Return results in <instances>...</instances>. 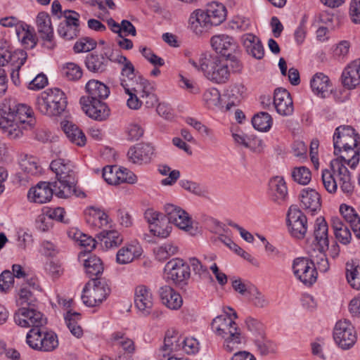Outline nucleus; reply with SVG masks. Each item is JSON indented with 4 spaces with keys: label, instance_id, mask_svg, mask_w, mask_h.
Masks as SVG:
<instances>
[{
    "label": "nucleus",
    "instance_id": "obj_1",
    "mask_svg": "<svg viewBox=\"0 0 360 360\" xmlns=\"http://www.w3.org/2000/svg\"><path fill=\"white\" fill-rule=\"evenodd\" d=\"M359 136L349 125L336 128L333 135L334 154L338 158L332 160L330 169H323L321 180L325 189L329 193H335L339 187L347 196L354 192V183L347 165L354 169L359 162Z\"/></svg>",
    "mask_w": 360,
    "mask_h": 360
},
{
    "label": "nucleus",
    "instance_id": "obj_2",
    "mask_svg": "<svg viewBox=\"0 0 360 360\" xmlns=\"http://www.w3.org/2000/svg\"><path fill=\"white\" fill-rule=\"evenodd\" d=\"M32 114L27 105L6 98L0 103V129L9 139L20 138L23 130L31 127Z\"/></svg>",
    "mask_w": 360,
    "mask_h": 360
},
{
    "label": "nucleus",
    "instance_id": "obj_3",
    "mask_svg": "<svg viewBox=\"0 0 360 360\" xmlns=\"http://www.w3.org/2000/svg\"><path fill=\"white\" fill-rule=\"evenodd\" d=\"M229 61L208 53H202L197 60L189 59V63L196 70L203 72L205 77L216 84L226 82L230 77Z\"/></svg>",
    "mask_w": 360,
    "mask_h": 360
},
{
    "label": "nucleus",
    "instance_id": "obj_4",
    "mask_svg": "<svg viewBox=\"0 0 360 360\" xmlns=\"http://www.w3.org/2000/svg\"><path fill=\"white\" fill-rule=\"evenodd\" d=\"M211 328L216 336L224 340L223 347L227 352H233L243 342L241 330L231 315L215 317L211 323Z\"/></svg>",
    "mask_w": 360,
    "mask_h": 360
},
{
    "label": "nucleus",
    "instance_id": "obj_5",
    "mask_svg": "<svg viewBox=\"0 0 360 360\" xmlns=\"http://www.w3.org/2000/svg\"><path fill=\"white\" fill-rule=\"evenodd\" d=\"M73 167L72 162L66 159L58 158L51 162L50 168L56 174L58 180L52 182L57 197L68 198L71 196L72 187L75 182Z\"/></svg>",
    "mask_w": 360,
    "mask_h": 360
},
{
    "label": "nucleus",
    "instance_id": "obj_6",
    "mask_svg": "<svg viewBox=\"0 0 360 360\" xmlns=\"http://www.w3.org/2000/svg\"><path fill=\"white\" fill-rule=\"evenodd\" d=\"M36 108L41 114L53 117L65 111L67 100L65 93L59 89H47L37 98Z\"/></svg>",
    "mask_w": 360,
    "mask_h": 360
},
{
    "label": "nucleus",
    "instance_id": "obj_7",
    "mask_svg": "<svg viewBox=\"0 0 360 360\" xmlns=\"http://www.w3.org/2000/svg\"><path fill=\"white\" fill-rule=\"evenodd\" d=\"M109 293L110 288L105 281L91 279L84 288L82 299L86 306L93 307L100 304Z\"/></svg>",
    "mask_w": 360,
    "mask_h": 360
},
{
    "label": "nucleus",
    "instance_id": "obj_8",
    "mask_svg": "<svg viewBox=\"0 0 360 360\" xmlns=\"http://www.w3.org/2000/svg\"><path fill=\"white\" fill-rule=\"evenodd\" d=\"M114 52L110 46H104L100 51H95L85 58V65L88 70L101 74L108 70L110 62L115 60Z\"/></svg>",
    "mask_w": 360,
    "mask_h": 360
},
{
    "label": "nucleus",
    "instance_id": "obj_9",
    "mask_svg": "<svg viewBox=\"0 0 360 360\" xmlns=\"http://www.w3.org/2000/svg\"><path fill=\"white\" fill-rule=\"evenodd\" d=\"M333 338L336 345L342 349L352 347L357 340L356 331L348 320H340L333 329Z\"/></svg>",
    "mask_w": 360,
    "mask_h": 360
},
{
    "label": "nucleus",
    "instance_id": "obj_10",
    "mask_svg": "<svg viewBox=\"0 0 360 360\" xmlns=\"http://www.w3.org/2000/svg\"><path fill=\"white\" fill-rule=\"evenodd\" d=\"M292 269L295 278L306 285L314 283L317 278L315 263L307 257H297L292 262Z\"/></svg>",
    "mask_w": 360,
    "mask_h": 360
},
{
    "label": "nucleus",
    "instance_id": "obj_11",
    "mask_svg": "<svg viewBox=\"0 0 360 360\" xmlns=\"http://www.w3.org/2000/svg\"><path fill=\"white\" fill-rule=\"evenodd\" d=\"M165 271L167 279L181 287L187 283L191 275L190 266L179 258L168 262Z\"/></svg>",
    "mask_w": 360,
    "mask_h": 360
},
{
    "label": "nucleus",
    "instance_id": "obj_12",
    "mask_svg": "<svg viewBox=\"0 0 360 360\" xmlns=\"http://www.w3.org/2000/svg\"><path fill=\"white\" fill-rule=\"evenodd\" d=\"M15 323L22 328H37L46 323V319L41 312L32 308L20 307L13 315Z\"/></svg>",
    "mask_w": 360,
    "mask_h": 360
},
{
    "label": "nucleus",
    "instance_id": "obj_13",
    "mask_svg": "<svg viewBox=\"0 0 360 360\" xmlns=\"http://www.w3.org/2000/svg\"><path fill=\"white\" fill-rule=\"evenodd\" d=\"M165 212L169 224H174L191 235L195 234L192 219L181 207L173 204H167L165 205Z\"/></svg>",
    "mask_w": 360,
    "mask_h": 360
},
{
    "label": "nucleus",
    "instance_id": "obj_14",
    "mask_svg": "<svg viewBox=\"0 0 360 360\" xmlns=\"http://www.w3.org/2000/svg\"><path fill=\"white\" fill-rule=\"evenodd\" d=\"M287 223L290 234L298 239L304 238L307 231V219L297 205H291L287 213Z\"/></svg>",
    "mask_w": 360,
    "mask_h": 360
},
{
    "label": "nucleus",
    "instance_id": "obj_15",
    "mask_svg": "<svg viewBox=\"0 0 360 360\" xmlns=\"http://www.w3.org/2000/svg\"><path fill=\"white\" fill-rule=\"evenodd\" d=\"M82 110L91 119L96 121H103L110 116V108L107 104L100 100L91 101L82 96L80 98Z\"/></svg>",
    "mask_w": 360,
    "mask_h": 360
},
{
    "label": "nucleus",
    "instance_id": "obj_16",
    "mask_svg": "<svg viewBox=\"0 0 360 360\" xmlns=\"http://www.w3.org/2000/svg\"><path fill=\"white\" fill-rule=\"evenodd\" d=\"M134 304L142 316L150 314L154 304L150 289L143 285H138L134 290Z\"/></svg>",
    "mask_w": 360,
    "mask_h": 360
},
{
    "label": "nucleus",
    "instance_id": "obj_17",
    "mask_svg": "<svg viewBox=\"0 0 360 360\" xmlns=\"http://www.w3.org/2000/svg\"><path fill=\"white\" fill-rule=\"evenodd\" d=\"M36 22L38 33L44 41V46L49 49H53L56 46V42L50 16L45 12H41L37 15Z\"/></svg>",
    "mask_w": 360,
    "mask_h": 360
},
{
    "label": "nucleus",
    "instance_id": "obj_18",
    "mask_svg": "<svg viewBox=\"0 0 360 360\" xmlns=\"http://www.w3.org/2000/svg\"><path fill=\"white\" fill-rule=\"evenodd\" d=\"M267 195L271 202L282 205L288 199L286 183L282 176L272 177L268 184Z\"/></svg>",
    "mask_w": 360,
    "mask_h": 360
},
{
    "label": "nucleus",
    "instance_id": "obj_19",
    "mask_svg": "<svg viewBox=\"0 0 360 360\" xmlns=\"http://www.w3.org/2000/svg\"><path fill=\"white\" fill-rule=\"evenodd\" d=\"M56 191L52 182L41 181L36 186L31 188L27 193V198L30 202L43 204L51 200Z\"/></svg>",
    "mask_w": 360,
    "mask_h": 360
},
{
    "label": "nucleus",
    "instance_id": "obj_20",
    "mask_svg": "<svg viewBox=\"0 0 360 360\" xmlns=\"http://www.w3.org/2000/svg\"><path fill=\"white\" fill-rule=\"evenodd\" d=\"M26 60V52L22 50L13 51L9 42L0 40V66H4L10 61H13L18 63V68H20Z\"/></svg>",
    "mask_w": 360,
    "mask_h": 360
},
{
    "label": "nucleus",
    "instance_id": "obj_21",
    "mask_svg": "<svg viewBox=\"0 0 360 360\" xmlns=\"http://www.w3.org/2000/svg\"><path fill=\"white\" fill-rule=\"evenodd\" d=\"M154 153V148L148 143H138L131 146L127 153L130 162L136 165L147 164L150 162Z\"/></svg>",
    "mask_w": 360,
    "mask_h": 360
},
{
    "label": "nucleus",
    "instance_id": "obj_22",
    "mask_svg": "<svg viewBox=\"0 0 360 360\" xmlns=\"http://www.w3.org/2000/svg\"><path fill=\"white\" fill-rule=\"evenodd\" d=\"M19 165L21 171L25 174V176L18 174L20 182L27 181L30 177L38 176L42 172L39 159L32 155L27 154L21 155Z\"/></svg>",
    "mask_w": 360,
    "mask_h": 360
},
{
    "label": "nucleus",
    "instance_id": "obj_23",
    "mask_svg": "<svg viewBox=\"0 0 360 360\" xmlns=\"http://www.w3.org/2000/svg\"><path fill=\"white\" fill-rule=\"evenodd\" d=\"M210 44L217 53L227 58L231 57L237 48L236 41L231 37L223 34L213 36Z\"/></svg>",
    "mask_w": 360,
    "mask_h": 360
},
{
    "label": "nucleus",
    "instance_id": "obj_24",
    "mask_svg": "<svg viewBox=\"0 0 360 360\" xmlns=\"http://www.w3.org/2000/svg\"><path fill=\"white\" fill-rule=\"evenodd\" d=\"M143 250L140 244L134 240L126 243L116 254V262L119 264H127L140 257Z\"/></svg>",
    "mask_w": 360,
    "mask_h": 360
},
{
    "label": "nucleus",
    "instance_id": "obj_25",
    "mask_svg": "<svg viewBox=\"0 0 360 360\" xmlns=\"http://www.w3.org/2000/svg\"><path fill=\"white\" fill-rule=\"evenodd\" d=\"M342 83L348 89H354L360 85V58L349 63L342 73Z\"/></svg>",
    "mask_w": 360,
    "mask_h": 360
},
{
    "label": "nucleus",
    "instance_id": "obj_26",
    "mask_svg": "<svg viewBox=\"0 0 360 360\" xmlns=\"http://www.w3.org/2000/svg\"><path fill=\"white\" fill-rule=\"evenodd\" d=\"M274 104L277 112L282 116H289L293 112L292 100L290 93L285 89L275 91Z\"/></svg>",
    "mask_w": 360,
    "mask_h": 360
},
{
    "label": "nucleus",
    "instance_id": "obj_27",
    "mask_svg": "<svg viewBox=\"0 0 360 360\" xmlns=\"http://www.w3.org/2000/svg\"><path fill=\"white\" fill-rule=\"evenodd\" d=\"M188 28L196 35H200L212 26L206 15V13L202 9H195L190 15L188 21Z\"/></svg>",
    "mask_w": 360,
    "mask_h": 360
},
{
    "label": "nucleus",
    "instance_id": "obj_28",
    "mask_svg": "<svg viewBox=\"0 0 360 360\" xmlns=\"http://www.w3.org/2000/svg\"><path fill=\"white\" fill-rule=\"evenodd\" d=\"M301 206L307 212L314 214L321 208V196L314 189H302L300 195Z\"/></svg>",
    "mask_w": 360,
    "mask_h": 360
},
{
    "label": "nucleus",
    "instance_id": "obj_29",
    "mask_svg": "<svg viewBox=\"0 0 360 360\" xmlns=\"http://www.w3.org/2000/svg\"><path fill=\"white\" fill-rule=\"evenodd\" d=\"M158 293L162 303L167 308L172 310L179 309L183 304V300L179 292L169 285L161 286Z\"/></svg>",
    "mask_w": 360,
    "mask_h": 360
},
{
    "label": "nucleus",
    "instance_id": "obj_30",
    "mask_svg": "<svg viewBox=\"0 0 360 360\" xmlns=\"http://www.w3.org/2000/svg\"><path fill=\"white\" fill-rule=\"evenodd\" d=\"M78 258L79 262L83 263L86 273L90 276H98L103 271V266L101 259L96 255L81 252Z\"/></svg>",
    "mask_w": 360,
    "mask_h": 360
},
{
    "label": "nucleus",
    "instance_id": "obj_31",
    "mask_svg": "<svg viewBox=\"0 0 360 360\" xmlns=\"http://www.w3.org/2000/svg\"><path fill=\"white\" fill-rule=\"evenodd\" d=\"M85 88L88 95L84 96V98H88L91 101H101L107 98L110 94L109 88L98 80H89L86 83Z\"/></svg>",
    "mask_w": 360,
    "mask_h": 360
},
{
    "label": "nucleus",
    "instance_id": "obj_32",
    "mask_svg": "<svg viewBox=\"0 0 360 360\" xmlns=\"http://www.w3.org/2000/svg\"><path fill=\"white\" fill-rule=\"evenodd\" d=\"M211 26L219 25L222 23L226 18V9L221 3L213 1L207 4L204 10Z\"/></svg>",
    "mask_w": 360,
    "mask_h": 360
},
{
    "label": "nucleus",
    "instance_id": "obj_33",
    "mask_svg": "<svg viewBox=\"0 0 360 360\" xmlns=\"http://www.w3.org/2000/svg\"><path fill=\"white\" fill-rule=\"evenodd\" d=\"M330 84L328 77L321 72L316 73L310 82L313 92L321 98H326L330 94Z\"/></svg>",
    "mask_w": 360,
    "mask_h": 360
},
{
    "label": "nucleus",
    "instance_id": "obj_34",
    "mask_svg": "<svg viewBox=\"0 0 360 360\" xmlns=\"http://www.w3.org/2000/svg\"><path fill=\"white\" fill-rule=\"evenodd\" d=\"M60 125L66 136L72 143L79 146L85 145L86 136L77 125L69 120L62 121Z\"/></svg>",
    "mask_w": 360,
    "mask_h": 360
},
{
    "label": "nucleus",
    "instance_id": "obj_35",
    "mask_svg": "<svg viewBox=\"0 0 360 360\" xmlns=\"http://www.w3.org/2000/svg\"><path fill=\"white\" fill-rule=\"evenodd\" d=\"M86 221L93 228H103L108 224V216L102 210L90 207L86 210Z\"/></svg>",
    "mask_w": 360,
    "mask_h": 360
},
{
    "label": "nucleus",
    "instance_id": "obj_36",
    "mask_svg": "<svg viewBox=\"0 0 360 360\" xmlns=\"http://www.w3.org/2000/svg\"><path fill=\"white\" fill-rule=\"evenodd\" d=\"M247 52L257 59H262L264 55V47L255 35L245 34L242 37Z\"/></svg>",
    "mask_w": 360,
    "mask_h": 360
},
{
    "label": "nucleus",
    "instance_id": "obj_37",
    "mask_svg": "<svg viewBox=\"0 0 360 360\" xmlns=\"http://www.w3.org/2000/svg\"><path fill=\"white\" fill-rule=\"evenodd\" d=\"M314 236L320 249L328 248L329 240L328 237V225L324 218L318 217L314 227Z\"/></svg>",
    "mask_w": 360,
    "mask_h": 360
},
{
    "label": "nucleus",
    "instance_id": "obj_38",
    "mask_svg": "<svg viewBox=\"0 0 360 360\" xmlns=\"http://www.w3.org/2000/svg\"><path fill=\"white\" fill-rule=\"evenodd\" d=\"M331 226L336 239L343 245H348L352 240V234L347 226L338 217L331 218Z\"/></svg>",
    "mask_w": 360,
    "mask_h": 360
},
{
    "label": "nucleus",
    "instance_id": "obj_39",
    "mask_svg": "<svg viewBox=\"0 0 360 360\" xmlns=\"http://www.w3.org/2000/svg\"><path fill=\"white\" fill-rule=\"evenodd\" d=\"M244 92L245 86L240 83L234 84L229 87L224 95L228 98V103L226 106L227 110H229L233 106H236L240 103Z\"/></svg>",
    "mask_w": 360,
    "mask_h": 360
},
{
    "label": "nucleus",
    "instance_id": "obj_40",
    "mask_svg": "<svg viewBox=\"0 0 360 360\" xmlns=\"http://www.w3.org/2000/svg\"><path fill=\"white\" fill-rule=\"evenodd\" d=\"M233 139L236 144L243 146L246 148L255 150L262 144V140L253 136H248L242 131H236L232 134Z\"/></svg>",
    "mask_w": 360,
    "mask_h": 360
},
{
    "label": "nucleus",
    "instance_id": "obj_41",
    "mask_svg": "<svg viewBox=\"0 0 360 360\" xmlns=\"http://www.w3.org/2000/svg\"><path fill=\"white\" fill-rule=\"evenodd\" d=\"M68 235L77 242L79 245L86 248L84 252L89 253V252L96 247V240L92 237L83 233L78 229L70 230Z\"/></svg>",
    "mask_w": 360,
    "mask_h": 360
},
{
    "label": "nucleus",
    "instance_id": "obj_42",
    "mask_svg": "<svg viewBox=\"0 0 360 360\" xmlns=\"http://www.w3.org/2000/svg\"><path fill=\"white\" fill-rule=\"evenodd\" d=\"M80 314L71 310H68L64 315L65 323L70 333L76 338H80L83 334V330L78 321L80 320Z\"/></svg>",
    "mask_w": 360,
    "mask_h": 360
},
{
    "label": "nucleus",
    "instance_id": "obj_43",
    "mask_svg": "<svg viewBox=\"0 0 360 360\" xmlns=\"http://www.w3.org/2000/svg\"><path fill=\"white\" fill-rule=\"evenodd\" d=\"M142 87L141 98L143 104L146 108H152L158 103L157 96L154 94L153 86L147 80H143L141 82Z\"/></svg>",
    "mask_w": 360,
    "mask_h": 360
},
{
    "label": "nucleus",
    "instance_id": "obj_44",
    "mask_svg": "<svg viewBox=\"0 0 360 360\" xmlns=\"http://www.w3.org/2000/svg\"><path fill=\"white\" fill-rule=\"evenodd\" d=\"M112 340L125 353L133 354L136 350V346L132 339L127 337L122 332H116L112 334Z\"/></svg>",
    "mask_w": 360,
    "mask_h": 360
},
{
    "label": "nucleus",
    "instance_id": "obj_45",
    "mask_svg": "<svg viewBox=\"0 0 360 360\" xmlns=\"http://www.w3.org/2000/svg\"><path fill=\"white\" fill-rule=\"evenodd\" d=\"M346 278L352 288L360 290V264L347 263Z\"/></svg>",
    "mask_w": 360,
    "mask_h": 360
},
{
    "label": "nucleus",
    "instance_id": "obj_46",
    "mask_svg": "<svg viewBox=\"0 0 360 360\" xmlns=\"http://www.w3.org/2000/svg\"><path fill=\"white\" fill-rule=\"evenodd\" d=\"M58 345L56 335L52 333H44L41 343H37L34 346L37 350L42 352H51L55 349Z\"/></svg>",
    "mask_w": 360,
    "mask_h": 360
},
{
    "label": "nucleus",
    "instance_id": "obj_47",
    "mask_svg": "<svg viewBox=\"0 0 360 360\" xmlns=\"http://www.w3.org/2000/svg\"><path fill=\"white\" fill-rule=\"evenodd\" d=\"M121 85L124 89L125 93L129 96V98L127 101V106L132 110L139 109L143 104L141 100H140L136 94V90L134 87H131L126 82L124 79H121Z\"/></svg>",
    "mask_w": 360,
    "mask_h": 360
},
{
    "label": "nucleus",
    "instance_id": "obj_48",
    "mask_svg": "<svg viewBox=\"0 0 360 360\" xmlns=\"http://www.w3.org/2000/svg\"><path fill=\"white\" fill-rule=\"evenodd\" d=\"M252 123L257 130L266 131L271 127L272 118L269 113L262 112L253 117Z\"/></svg>",
    "mask_w": 360,
    "mask_h": 360
},
{
    "label": "nucleus",
    "instance_id": "obj_49",
    "mask_svg": "<svg viewBox=\"0 0 360 360\" xmlns=\"http://www.w3.org/2000/svg\"><path fill=\"white\" fill-rule=\"evenodd\" d=\"M149 228L150 232H152L154 236L162 238L169 236L172 231V226L169 225V221L164 217H161L160 219L153 225H150Z\"/></svg>",
    "mask_w": 360,
    "mask_h": 360
},
{
    "label": "nucleus",
    "instance_id": "obj_50",
    "mask_svg": "<svg viewBox=\"0 0 360 360\" xmlns=\"http://www.w3.org/2000/svg\"><path fill=\"white\" fill-rule=\"evenodd\" d=\"M291 176L295 182L301 185H307L311 179L310 170L304 166L293 168Z\"/></svg>",
    "mask_w": 360,
    "mask_h": 360
},
{
    "label": "nucleus",
    "instance_id": "obj_51",
    "mask_svg": "<svg viewBox=\"0 0 360 360\" xmlns=\"http://www.w3.org/2000/svg\"><path fill=\"white\" fill-rule=\"evenodd\" d=\"M245 325L247 330L251 333L252 340L261 337L265 333L264 325L252 317L246 318Z\"/></svg>",
    "mask_w": 360,
    "mask_h": 360
},
{
    "label": "nucleus",
    "instance_id": "obj_52",
    "mask_svg": "<svg viewBox=\"0 0 360 360\" xmlns=\"http://www.w3.org/2000/svg\"><path fill=\"white\" fill-rule=\"evenodd\" d=\"M252 340L258 352L262 355H267L269 353L274 352L275 350L274 344L266 338L265 333L261 335V337L255 338Z\"/></svg>",
    "mask_w": 360,
    "mask_h": 360
},
{
    "label": "nucleus",
    "instance_id": "obj_53",
    "mask_svg": "<svg viewBox=\"0 0 360 360\" xmlns=\"http://www.w3.org/2000/svg\"><path fill=\"white\" fill-rule=\"evenodd\" d=\"M177 252V246L172 243H165L154 250L155 256L160 261L166 260L169 257L176 255Z\"/></svg>",
    "mask_w": 360,
    "mask_h": 360
},
{
    "label": "nucleus",
    "instance_id": "obj_54",
    "mask_svg": "<svg viewBox=\"0 0 360 360\" xmlns=\"http://www.w3.org/2000/svg\"><path fill=\"white\" fill-rule=\"evenodd\" d=\"M102 241L107 248L117 247L122 241V236L116 231H103Z\"/></svg>",
    "mask_w": 360,
    "mask_h": 360
},
{
    "label": "nucleus",
    "instance_id": "obj_55",
    "mask_svg": "<svg viewBox=\"0 0 360 360\" xmlns=\"http://www.w3.org/2000/svg\"><path fill=\"white\" fill-rule=\"evenodd\" d=\"M57 32L58 35L65 41H70L75 39L79 33V29L73 27L65 23L60 22L58 27Z\"/></svg>",
    "mask_w": 360,
    "mask_h": 360
},
{
    "label": "nucleus",
    "instance_id": "obj_56",
    "mask_svg": "<svg viewBox=\"0 0 360 360\" xmlns=\"http://www.w3.org/2000/svg\"><path fill=\"white\" fill-rule=\"evenodd\" d=\"M96 46V41L89 37H82L77 40L74 46L73 50L75 53L89 52L94 50Z\"/></svg>",
    "mask_w": 360,
    "mask_h": 360
},
{
    "label": "nucleus",
    "instance_id": "obj_57",
    "mask_svg": "<svg viewBox=\"0 0 360 360\" xmlns=\"http://www.w3.org/2000/svg\"><path fill=\"white\" fill-rule=\"evenodd\" d=\"M340 212L345 220L349 224L350 226L360 220V217L356 210L351 206L342 204L340 207Z\"/></svg>",
    "mask_w": 360,
    "mask_h": 360
},
{
    "label": "nucleus",
    "instance_id": "obj_58",
    "mask_svg": "<svg viewBox=\"0 0 360 360\" xmlns=\"http://www.w3.org/2000/svg\"><path fill=\"white\" fill-rule=\"evenodd\" d=\"M203 98L208 108H214L220 104L221 94L217 89L211 88L204 93Z\"/></svg>",
    "mask_w": 360,
    "mask_h": 360
},
{
    "label": "nucleus",
    "instance_id": "obj_59",
    "mask_svg": "<svg viewBox=\"0 0 360 360\" xmlns=\"http://www.w3.org/2000/svg\"><path fill=\"white\" fill-rule=\"evenodd\" d=\"M179 185L185 190L199 196L205 195L206 191L200 184L186 179L179 181Z\"/></svg>",
    "mask_w": 360,
    "mask_h": 360
},
{
    "label": "nucleus",
    "instance_id": "obj_60",
    "mask_svg": "<svg viewBox=\"0 0 360 360\" xmlns=\"http://www.w3.org/2000/svg\"><path fill=\"white\" fill-rule=\"evenodd\" d=\"M115 62L122 63L124 65L122 69V76L126 77L131 79L134 75V68L132 63L124 56L117 55L115 58Z\"/></svg>",
    "mask_w": 360,
    "mask_h": 360
},
{
    "label": "nucleus",
    "instance_id": "obj_61",
    "mask_svg": "<svg viewBox=\"0 0 360 360\" xmlns=\"http://www.w3.org/2000/svg\"><path fill=\"white\" fill-rule=\"evenodd\" d=\"M63 74L69 80H77L82 76L81 68L73 63H70L63 68Z\"/></svg>",
    "mask_w": 360,
    "mask_h": 360
},
{
    "label": "nucleus",
    "instance_id": "obj_62",
    "mask_svg": "<svg viewBox=\"0 0 360 360\" xmlns=\"http://www.w3.org/2000/svg\"><path fill=\"white\" fill-rule=\"evenodd\" d=\"M249 297L253 304L257 307L263 308L269 304V301L264 295L262 294L256 288H251Z\"/></svg>",
    "mask_w": 360,
    "mask_h": 360
},
{
    "label": "nucleus",
    "instance_id": "obj_63",
    "mask_svg": "<svg viewBox=\"0 0 360 360\" xmlns=\"http://www.w3.org/2000/svg\"><path fill=\"white\" fill-rule=\"evenodd\" d=\"M118 167L116 166H105L103 169V177L104 180L111 185L118 184L117 176Z\"/></svg>",
    "mask_w": 360,
    "mask_h": 360
},
{
    "label": "nucleus",
    "instance_id": "obj_64",
    "mask_svg": "<svg viewBox=\"0 0 360 360\" xmlns=\"http://www.w3.org/2000/svg\"><path fill=\"white\" fill-rule=\"evenodd\" d=\"M324 250L319 248L318 254L312 262L315 263L316 271L326 272L329 269V262L326 255L323 252Z\"/></svg>",
    "mask_w": 360,
    "mask_h": 360
}]
</instances>
